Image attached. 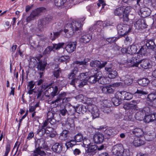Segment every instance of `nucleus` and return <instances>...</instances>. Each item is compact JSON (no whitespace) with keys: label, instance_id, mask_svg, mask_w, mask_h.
Wrapping results in <instances>:
<instances>
[{"label":"nucleus","instance_id":"obj_1","mask_svg":"<svg viewBox=\"0 0 156 156\" xmlns=\"http://www.w3.org/2000/svg\"><path fill=\"white\" fill-rule=\"evenodd\" d=\"M81 24L79 21H74L71 24H67L64 30V32L67 38L71 37L75 32L80 31Z\"/></svg>","mask_w":156,"mask_h":156},{"label":"nucleus","instance_id":"obj_2","mask_svg":"<svg viewBox=\"0 0 156 156\" xmlns=\"http://www.w3.org/2000/svg\"><path fill=\"white\" fill-rule=\"evenodd\" d=\"M112 152L115 156H127L129 154V150L124 149L121 144L114 145L112 147Z\"/></svg>","mask_w":156,"mask_h":156},{"label":"nucleus","instance_id":"obj_3","mask_svg":"<svg viewBox=\"0 0 156 156\" xmlns=\"http://www.w3.org/2000/svg\"><path fill=\"white\" fill-rule=\"evenodd\" d=\"M117 29L118 33L122 36L126 35L131 30L129 25L123 23L118 24L117 26Z\"/></svg>","mask_w":156,"mask_h":156},{"label":"nucleus","instance_id":"obj_4","mask_svg":"<svg viewBox=\"0 0 156 156\" xmlns=\"http://www.w3.org/2000/svg\"><path fill=\"white\" fill-rule=\"evenodd\" d=\"M44 9L43 7L37 8L33 10L31 12L30 15L27 18V22H29L31 20H34L40 15L41 13Z\"/></svg>","mask_w":156,"mask_h":156},{"label":"nucleus","instance_id":"obj_5","mask_svg":"<svg viewBox=\"0 0 156 156\" xmlns=\"http://www.w3.org/2000/svg\"><path fill=\"white\" fill-rule=\"evenodd\" d=\"M87 109L91 113L93 119L99 117L100 112L96 105L92 104L89 105L87 106Z\"/></svg>","mask_w":156,"mask_h":156},{"label":"nucleus","instance_id":"obj_6","mask_svg":"<svg viewBox=\"0 0 156 156\" xmlns=\"http://www.w3.org/2000/svg\"><path fill=\"white\" fill-rule=\"evenodd\" d=\"M105 70L107 74H108V77L110 78H114L117 75V72L114 68L113 66L111 64L105 67Z\"/></svg>","mask_w":156,"mask_h":156},{"label":"nucleus","instance_id":"obj_7","mask_svg":"<svg viewBox=\"0 0 156 156\" xmlns=\"http://www.w3.org/2000/svg\"><path fill=\"white\" fill-rule=\"evenodd\" d=\"M117 97L122 98V100H129L133 97L130 93L125 91L117 92Z\"/></svg>","mask_w":156,"mask_h":156},{"label":"nucleus","instance_id":"obj_8","mask_svg":"<svg viewBox=\"0 0 156 156\" xmlns=\"http://www.w3.org/2000/svg\"><path fill=\"white\" fill-rule=\"evenodd\" d=\"M117 133L118 132L116 129L112 128H109L104 131V136L106 138L109 139L116 135Z\"/></svg>","mask_w":156,"mask_h":156},{"label":"nucleus","instance_id":"obj_9","mask_svg":"<svg viewBox=\"0 0 156 156\" xmlns=\"http://www.w3.org/2000/svg\"><path fill=\"white\" fill-rule=\"evenodd\" d=\"M134 26L137 29H143L146 28L147 25L143 19L137 20L134 24Z\"/></svg>","mask_w":156,"mask_h":156},{"label":"nucleus","instance_id":"obj_10","mask_svg":"<svg viewBox=\"0 0 156 156\" xmlns=\"http://www.w3.org/2000/svg\"><path fill=\"white\" fill-rule=\"evenodd\" d=\"M140 100H132L129 103H126L124 106L125 109H132L136 108L137 105L140 102Z\"/></svg>","mask_w":156,"mask_h":156},{"label":"nucleus","instance_id":"obj_11","mask_svg":"<svg viewBox=\"0 0 156 156\" xmlns=\"http://www.w3.org/2000/svg\"><path fill=\"white\" fill-rule=\"evenodd\" d=\"M107 63L106 62H102L101 63L100 61L95 60L92 61L90 63V65L92 67H97L101 69L105 67Z\"/></svg>","mask_w":156,"mask_h":156},{"label":"nucleus","instance_id":"obj_12","mask_svg":"<svg viewBox=\"0 0 156 156\" xmlns=\"http://www.w3.org/2000/svg\"><path fill=\"white\" fill-rule=\"evenodd\" d=\"M137 48L136 45H131L127 49H125L124 51H123L124 49H122V52L124 53L126 52L129 54H132L136 53L137 52Z\"/></svg>","mask_w":156,"mask_h":156},{"label":"nucleus","instance_id":"obj_13","mask_svg":"<svg viewBox=\"0 0 156 156\" xmlns=\"http://www.w3.org/2000/svg\"><path fill=\"white\" fill-rule=\"evenodd\" d=\"M62 144L56 143L52 146L51 149L53 151L57 153H60L62 150Z\"/></svg>","mask_w":156,"mask_h":156},{"label":"nucleus","instance_id":"obj_14","mask_svg":"<svg viewBox=\"0 0 156 156\" xmlns=\"http://www.w3.org/2000/svg\"><path fill=\"white\" fill-rule=\"evenodd\" d=\"M104 139V135L100 133L95 134L93 137L94 142L97 144L102 143Z\"/></svg>","mask_w":156,"mask_h":156},{"label":"nucleus","instance_id":"obj_15","mask_svg":"<svg viewBox=\"0 0 156 156\" xmlns=\"http://www.w3.org/2000/svg\"><path fill=\"white\" fill-rule=\"evenodd\" d=\"M59 121V119H55L54 118L51 120H45L43 124V125L41 126L44 128H45L46 129H47L48 128V126H49V124L51 125H53L56 124L57 122H58Z\"/></svg>","mask_w":156,"mask_h":156},{"label":"nucleus","instance_id":"obj_16","mask_svg":"<svg viewBox=\"0 0 156 156\" xmlns=\"http://www.w3.org/2000/svg\"><path fill=\"white\" fill-rule=\"evenodd\" d=\"M149 53V50L145 45L141 46L137 54L141 55L142 56L147 55Z\"/></svg>","mask_w":156,"mask_h":156},{"label":"nucleus","instance_id":"obj_17","mask_svg":"<svg viewBox=\"0 0 156 156\" xmlns=\"http://www.w3.org/2000/svg\"><path fill=\"white\" fill-rule=\"evenodd\" d=\"M76 42H69L66 45L65 49L68 53H71L76 49Z\"/></svg>","mask_w":156,"mask_h":156},{"label":"nucleus","instance_id":"obj_18","mask_svg":"<svg viewBox=\"0 0 156 156\" xmlns=\"http://www.w3.org/2000/svg\"><path fill=\"white\" fill-rule=\"evenodd\" d=\"M66 108L67 112V114L70 115H74L76 112L75 107L71 105L70 103L66 104Z\"/></svg>","mask_w":156,"mask_h":156},{"label":"nucleus","instance_id":"obj_19","mask_svg":"<svg viewBox=\"0 0 156 156\" xmlns=\"http://www.w3.org/2000/svg\"><path fill=\"white\" fill-rule=\"evenodd\" d=\"M141 16L145 18L149 16L151 14V11L148 8L144 7L141 8L140 9Z\"/></svg>","mask_w":156,"mask_h":156},{"label":"nucleus","instance_id":"obj_20","mask_svg":"<svg viewBox=\"0 0 156 156\" xmlns=\"http://www.w3.org/2000/svg\"><path fill=\"white\" fill-rule=\"evenodd\" d=\"M132 133L136 137H140L143 136L144 135V132L142 129L136 127L132 130Z\"/></svg>","mask_w":156,"mask_h":156},{"label":"nucleus","instance_id":"obj_21","mask_svg":"<svg viewBox=\"0 0 156 156\" xmlns=\"http://www.w3.org/2000/svg\"><path fill=\"white\" fill-rule=\"evenodd\" d=\"M140 56L137 54L135 55L131 58L129 60L131 63L133 64V65L136 67H138L140 62L139 58Z\"/></svg>","mask_w":156,"mask_h":156},{"label":"nucleus","instance_id":"obj_22","mask_svg":"<svg viewBox=\"0 0 156 156\" xmlns=\"http://www.w3.org/2000/svg\"><path fill=\"white\" fill-rule=\"evenodd\" d=\"M76 112L80 114H83L87 111V108L86 106L82 105H78L75 107Z\"/></svg>","mask_w":156,"mask_h":156},{"label":"nucleus","instance_id":"obj_23","mask_svg":"<svg viewBox=\"0 0 156 156\" xmlns=\"http://www.w3.org/2000/svg\"><path fill=\"white\" fill-rule=\"evenodd\" d=\"M133 144L135 147H139L144 145V141L139 137H136L133 142Z\"/></svg>","mask_w":156,"mask_h":156},{"label":"nucleus","instance_id":"obj_24","mask_svg":"<svg viewBox=\"0 0 156 156\" xmlns=\"http://www.w3.org/2000/svg\"><path fill=\"white\" fill-rule=\"evenodd\" d=\"M87 152L90 153L92 155H94L96 152L98 150V147L97 145L92 143L90 146L88 147L87 148Z\"/></svg>","mask_w":156,"mask_h":156},{"label":"nucleus","instance_id":"obj_25","mask_svg":"<svg viewBox=\"0 0 156 156\" xmlns=\"http://www.w3.org/2000/svg\"><path fill=\"white\" fill-rule=\"evenodd\" d=\"M103 22L101 21H97L92 27H90L91 30L94 29L98 32H100L101 30V27H103Z\"/></svg>","mask_w":156,"mask_h":156},{"label":"nucleus","instance_id":"obj_26","mask_svg":"<svg viewBox=\"0 0 156 156\" xmlns=\"http://www.w3.org/2000/svg\"><path fill=\"white\" fill-rule=\"evenodd\" d=\"M48 90H49L50 96L53 97L57 95L59 93L58 87L57 86L49 87L48 88Z\"/></svg>","mask_w":156,"mask_h":156},{"label":"nucleus","instance_id":"obj_27","mask_svg":"<svg viewBox=\"0 0 156 156\" xmlns=\"http://www.w3.org/2000/svg\"><path fill=\"white\" fill-rule=\"evenodd\" d=\"M145 138L147 141H151L155 137V135L154 132L153 131H148L144 136Z\"/></svg>","mask_w":156,"mask_h":156},{"label":"nucleus","instance_id":"obj_28","mask_svg":"<svg viewBox=\"0 0 156 156\" xmlns=\"http://www.w3.org/2000/svg\"><path fill=\"white\" fill-rule=\"evenodd\" d=\"M140 64L141 67L144 69H147L149 68L150 63L149 60L147 59H144L140 60L139 64Z\"/></svg>","mask_w":156,"mask_h":156},{"label":"nucleus","instance_id":"obj_29","mask_svg":"<svg viewBox=\"0 0 156 156\" xmlns=\"http://www.w3.org/2000/svg\"><path fill=\"white\" fill-rule=\"evenodd\" d=\"M146 45L149 50H153L156 46L155 43L153 40H147L146 41Z\"/></svg>","mask_w":156,"mask_h":156},{"label":"nucleus","instance_id":"obj_30","mask_svg":"<svg viewBox=\"0 0 156 156\" xmlns=\"http://www.w3.org/2000/svg\"><path fill=\"white\" fill-rule=\"evenodd\" d=\"M91 36L89 34H84L82 35L80 38V41L84 43L88 42L91 39Z\"/></svg>","mask_w":156,"mask_h":156},{"label":"nucleus","instance_id":"obj_31","mask_svg":"<svg viewBox=\"0 0 156 156\" xmlns=\"http://www.w3.org/2000/svg\"><path fill=\"white\" fill-rule=\"evenodd\" d=\"M148 100L152 102L154 106L156 105V94L151 93L148 95Z\"/></svg>","mask_w":156,"mask_h":156},{"label":"nucleus","instance_id":"obj_32","mask_svg":"<svg viewBox=\"0 0 156 156\" xmlns=\"http://www.w3.org/2000/svg\"><path fill=\"white\" fill-rule=\"evenodd\" d=\"M95 71L94 75L90 76L88 79V81L90 83H94L97 81V69H94Z\"/></svg>","mask_w":156,"mask_h":156},{"label":"nucleus","instance_id":"obj_33","mask_svg":"<svg viewBox=\"0 0 156 156\" xmlns=\"http://www.w3.org/2000/svg\"><path fill=\"white\" fill-rule=\"evenodd\" d=\"M33 156H37L39 155L41 156L46 155V154L44 151H41V148L38 147L33 151Z\"/></svg>","mask_w":156,"mask_h":156},{"label":"nucleus","instance_id":"obj_34","mask_svg":"<svg viewBox=\"0 0 156 156\" xmlns=\"http://www.w3.org/2000/svg\"><path fill=\"white\" fill-rule=\"evenodd\" d=\"M60 119L59 116L57 114H55L51 111H48L47 113V119L48 120H51L53 119Z\"/></svg>","mask_w":156,"mask_h":156},{"label":"nucleus","instance_id":"obj_35","mask_svg":"<svg viewBox=\"0 0 156 156\" xmlns=\"http://www.w3.org/2000/svg\"><path fill=\"white\" fill-rule=\"evenodd\" d=\"M145 114L144 111L142 110L139 111L136 113L135 115L136 119L138 120H142L144 119V117H145Z\"/></svg>","mask_w":156,"mask_h":156},{"label":"nucleus","instance_id":"obj_36","mask_svg":"<svg viewBox=\"0 0 156 156\" xmlns=\"http://www.w3.org/2000/svg\"><path fill=\"white\" fill-rule=\"evenodd\" d=\"M47 25L43 18L38 21V27L40 31H43Z\"/></svg>","mask_w":156,"mask_h":156},{"label":"nucleus","instance_id":"obj_37","mask_svg":"<svg viewBox=\"0 0 156 156\" xmlns=\"http://www.w3.org/2000/svg\"><path fill=\"white\" fill-rule=\"evenodd\" d=\"M138 83L140 86H146L150 83V81L147 78H143L139 80L138 82Z\"/></svg>","mask_w":156,"mask_h":156},{"label":"nucleus","instance_id":"obj_38","mask_svg":"<svg viewBox=\"0 0 156 156\" xmlns=\"http://www.w3.org/2000/svg\"><path fill=\"white\" fill-rule=\"evenodd\" d=\"M101 90L102 92L105 94H111L113 92V89L110 86H103Z\"/></svg>","mask_w":156,"mask_h":156},{"label":"nucleus","instance_id":"obj_39","mask_svg":"<svg viewBox=\"0 0 156 156\" xmlns=\"http://www.w3.org/2000/svg\"><path fill=\"white\" fill-rule=\"evenodd\" d=\"M122 100V98H120L119 97L118 98V97H117V92L115 94V98L112 99V101L114 105L117 106H118L121 103V101Z\"/></svg>","mask_w":156,"mask_h":156},{"label":"nucleus","instance_id":"obj_40","mask_svg":"<svg viewBox=\"0 0 156 156\" xmlns=\"http://www.w3.org/2000/svg\"><path fill=\"white\" fill-rule=\"evenodd\" d=\"M122 80L124 83L127 85L130 84L133 82V79L131 77L128 75H126L123 78Z\"/></svg>","mask_w":156,"mask_h":156},{"label":"nucleus","instance_id":"obj_41","mask_svg":"<svg viewBox=\"0 0 156 156\" xmlns=\"http://www.w3.org/2000/svg\"><path fill=\"white\" fill-rule=\"evenodd\" d=\"M68 138V132L66 130H64L60 133L59 138L62 140H67Z\"/></svg>","mask_w":156,"mask_h":156},{"label":"nucleus","instance_id":"obj_42","mask_svg":"<svg viewBox=\"0 0 156 156\" xmlns=\"http://www.w3.org/2000/svg\"><path fill=\"white\" fill-rule=\"evenodd\" d=\"M47 129L41 126V128L38 129L37 131V133L41 136H42L45 133L48 134L49 133L47 132Z\"/></svg>","mask_w":156,"mask_h":156},{"label":"nucleus","instance_id":"obj_43","mask_svg":"<svg viewBox=\"0 0 156 156\" xmlns=\"http://www.w3.org/2000/svg\"><path fill=\"white\" fill-rule=\"evenodd\" d=\"M98 82L99 83L102 84H106L109 83V81L108 77H101L98 80Z\"/></svg>","mask_w":156,"mask_h":156},{"label":"nucleus","instance_id":"obj_44","mask_svg":"<svg viewBox=\"0 0 156 156\" xmlns=\"http://www.w3.org/2000/svg\"><path fill=\"white\" fill-rule=\"evenodd\" d=\"M46 66V64L44 62L40 61L37 64V68L38 70L43 71Z\"/></svg>","mask_w":156,"mask_h":156},{"label":"nucleus","instance_id":"obj_45","mask_svg":"<svg viewBox=\"0 0 156 156\" xmlns=\"http://www.w3.org/2000/svg\"><path fill=\"white\" fill-rule=\"evenodd\" d=\"M124 8L122 7H119L116 9L114 11V13L115 15L120 16L123 14Z\"/></svg>","mask_w":156,"mask_h":156},{"label":"nucleus","instance_id":"obj_46","mask_svg":"<svg viewBox=\"0 0 156 156\" xmlns=\"http://www.w3.org/2000/svg\"><path fill=\"white\" fill-rule=\"evenodd\" d=\"M45 90V88L43 87V86L38 89L37 90V98H39L43 96L44 95V91Z\"/></svg>","mask_w":156,"mask_h":156},{"label":"nucleus","instance_id":"obj_47","mask_svg":"<svg viewBox=\"0 0 156 156\" xmlns=\"http://www.w3.org/2000/svg\"><path fill=\"white\" fill-rule=\"evenodd\" d=\"M74 141L76 142H81L83 140V136L81 133H78L74 137Z\"/></svg>","mask_w":156,"mask_h":156},{"label":"nucleus","instance_id":"obj_48","mask_svg":"<svg viewBox=\"0 0 156 156\" xmlns=\"http://www.w3.org/2000/svg\"><path fill=\"white\" fill-rule=\"evenodd\" d=\"M62 95L60 94L57 99L54 101L52 102L53 104H55L56 107L60 105V103L62 101V98H61Z\"/></svg>","mask_w":156,"mask_h":156},{"label":"nucleus","instance_id":"obj_49","mask_svg":"<svg viewBox=\"0 0 156 156\" xmlns=\"http://www.w3.org/2000/svg\"><path fill=\"white\" fill-rule=\"evenodd\" d=\"M64 44V43H59L57 44H53V47L54 51L55 50H58L60 48H62Z\"/></svg>","mask_w":156,"mask_h":156},{"label":"nucleus","instance_id":"obj_50","mask_svg":"<svg viewBox=\"0 0 156 156\" xmlns=\"http://www.w3.org/2000/svg\"><path fill=\"white\" fill-rule=\"evenodd\" d=\"M124 8L123 10V14H124L128 15L132 9V8L131 6H127L126 7L125 6L122 7Z\"/></svg>","mask_w":156,"mask_h":156},{"label":"nucleus","instance_id":"obj_51","mask_svg":"<svg viewBox=\"0 0 156 156\" xmlns=\"http://www.w3.org/2000/svg\"><path fill=\"white\" fill-rule=\"evenodd\" d=\"M61 73V70L60 68L55 69L53 72V75L56 78H58L59 77L60 74Z\"/></svg>","mask_w":156,"mask_h":156},{"label":"nucleus","instance_id":"obj_52","mask_svg":"<svg viewBox=\"0 0 156 156\" xmlns=\"http://www.w3.org/2000/svg\"><path fill=\"white\" fill-rule=\"evenodd\" d=\"M74 62L75 64L79 65V66H82L83 67H84L87 65V62L85 59H84L83 61H75Z\"/></svg>","mask_w":156,"mask_h":156},{"label":"nucleus","instance_id":"obj_53","mask_svg":"<svg viewBox=\"0 0 156 156\" xmlns=\"http://www.w3.org/2000/svg\"><path fill=\"white\" fill-rule=\"evenodd\" d=\"M83 141L84 147L87 148L92 144L90 143V140L88 139L84 138L83 139Z\"/></svg>","mask_w":156,"mask_h":156},{"label":"nucleus","instance_id":"obj_54","mask_svg":"<svg viewBox=\"0 0 156 156\" xmlns=\"http://www.w3.org/2000/svg\"><path fill=\"white\" fill-rule=\"evenodd\" d=\"M76 143L74 140H71L69 142L66 143V146L67 148L68 149L69 147H72L73 145L75 144Z\"/></svg>","mask_w":156,"mask_h":156},{"label":"nucleus","instance_id":"obj_55","mask_svg":"<svg viewBox=\"0 0 156 156\" xmlns=\"http://www.w3.org/2000/svg\"><path fill=\"white\" fill-rule=\"evenodd\" d=\"M59 112L61 115L62 116H65L66 114H67V110L66 108V105L64 106V107L61 108L59 110Z\"/></svg>","mask_w":156,"mask_h":156},{"label":"nucleus","instance_id":"obj_56","mask_svg":"<svg viewBox=\"0 0 156 156\" xmlns=\"http://www.w3.org/2000/svg\"><path fill=\"white\" fill-rule=\"evenodd\" d=\"M55 5L57 6L60 7L64 3L63 0H54Z\"/></svg>","mask_w":156,"mask_h":156},{"label":"nucleus","instance_id":"obj_57","mask_svg":"<svg viewBox=\"0 0 156 156\" xmlns=\"http://www.w3.org/2000/svg\"><path fill=\"white\" fill-rule=\"evenodd\" d=\"M87 75V73H81L80 74L79 76H78L77 78L78 79V80H81L84 79H85Z\"/></svg>","mask_w":156,"mask_h":156},{"label":"nucleus","instance_id":"obj_58","mask_svg":"<svg viewBox=\"0 0 156 156\" xmlns=\"http://www.w3.org/2000/svg\"><path fill=\"white\" fill-rule=\"evenodd\" d=\"M132 39L131 37L127 36L124 41V43L126 45H129L132 43Z\"/></svg>","mask_w":156,"mask_h":156},{"label":"nucleus","instance_id":"obj_59","mask_svg":"<svg viewBox=\"0 0 156 156\" xmlns=\"http://www.w3.org/2000/svg\"><path fill=\"white\" fill-rule=\"evenodd\" d=\"M43 19L45 22L46 24L47 25L52 20V17L51 16H49L45 18H43Z\"/></svg>","mask_w":156,"mask_h":156},{"label":"nucleus","instance_id":"obj_60","mask_svg":"<svg viewBox=\"0 0 156 156\" xmlns=\"http://www.w3.org/2000/svg\"><path fill=\"white\" fill-rule=\"evenodd\" d=\"M52 50L54 51L53 46H49L47 47L45 50L44 51V53L45 54H48L50 53L51 51Z\"/></svg>","mask_w":156,"mask_h":156},{"label":"nucleus","instance_id":"obj_61","mask_svg":"<svg viewBox=\"0 0 156 156\" xmlns=\"http://www.w3.org/2000/svg\"><path fill=\"white\" fill-rule=\"evenodd\" d=\"M144 121L147 123L152 122L150 115H145Z\"/></svg>","mask_w":156,"mask_h":156},{"label":"nucleus","instance_id":"obj_62","mask_svg":"<svg viewBox=\"0 0 156 156\" xmlns=\"http://www.w3.org/2000/svg\"><path fill=\"white\" fill-rule=\"evenodd\" d=\"M10 145L9 144L7 145L6 147V151L4 156H7L10 150Z\"/></svg>","mask_w":156,"mask_h":156},{"label":"nucleus","instance_id":"obj_63","mask_svg":"<svg viewBox=\"0 0 156 156\" xmlns=\"http://www.w3.org/2000/svg\"><path fill=\"white\" fill-rule=\"evenodd\" d=\"M65 126L67 129H70L73 128L74 127V125L73 123H70L68 122L66 123Z\"/></svg>","mask_w":156,"mask_h":156},{"label":"nucleus","instance_id":"obj_64","mask_svg":"<svg viewBox=\"0 0 156 156\" xmlns=\"http://www.w3.org/2000/svg\"><path fill=\"white\" fill-rule=\"evenodd\" d=\"M144 111L145 115H148V114L151 112L150 109L149 107H146L144 108V109L142 110Z\"/></svg>","mask_w":156,"mask_h":156}]
</instances>
